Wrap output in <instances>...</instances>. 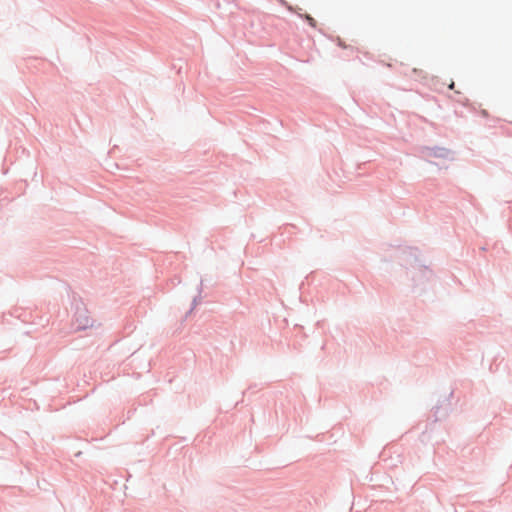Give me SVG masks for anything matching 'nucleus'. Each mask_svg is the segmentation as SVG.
<instances>
[{
    "instance_id": "f257e3e1",
    "label": "nucleus",
    "mask_w": 512,
    "mask_h": 512,
    "mask_svg": "<svg viewBox=\"0 0 512 512\" xmlns=\"http://www.w3.org/2000/svg\"><path fill=\"white\" fill-rule=\"evenodd\" d=\"M408 254L413 258V261L410 262L411 268L408 269L407 274L411 277L414 285L417 286L429 281L433 276V271L420 262L417 256V249H410Z\"/></svg>"
},
{
    "instance_id": "f03ea898",
    "label": "nucleus",
    "mask_w": 512,
    "mask_h": 512,
    "mask_svg": "<svg viewBox=\"0 0 512 512\" xmlns=\"http://www.w3.org/2000/svg\"><path fill=\"white\" fill-rule=\"evenodd\" d=\"M454 391L444 394L437 399V403L431 409L429 420L432 423L445 420L453 410Z\"/></svg>"
},
{
    "instance_id": "7ed1b4c3",
    "label": "nucleus",
    "mask_w": 512,
    "mask_h": 512,
    "mask_svg": "<svg viewBox=\"0 0 512 512\" xmlns=\"http://www.w3.org/2000/svg\"><path fill=\"white\" fill-rule=\"evenodd\" d=\"M420 152L423 156L426 157H434L448 160H454L455 154L452 150L441 146H423L421 147Z\"/></svg>"
},
{
    "instance_id": "20e7f679",
    "label": "nucleus",
    "mask_w": 512,
    "mask_h": 512,
    "mask_svg": "<svg viewBox=\"0 0 512 512\" xmlns=\"http://www.w3.org/2000/svg\"><path fill=\"white\" fill-rule=\"evenodd\" d=\"M202 285H203V280H201L200 285H199V287H198V295H197V296H195V297L193 298V300H192L191 308H190V310H189V313H191V311L196 307V305H197L198 303H200V302H201V300H202V297H201Z\"/></svg>"
},
{
    "instance_id": "39448f33",
    "label": "nucleus",
    "mask_w": 512,
    "mask_h": 512,
    "mask_svg": "<svg viewBox=\"0 0 512 512\" xmlns=\"http://www.w3.org/2000/svg\"><path fill=\"white\" fill-rule=\"evenodd\" d=\"M89 326H91L89 318L84 317V322H80L77 326V329L84 330V329L88 328Z\"/></svg>"
},
{
    "instance_id": "423d86ee",
    "label": "nucleus",
    "mask_w": 512,
    "mask_h": 512,
    "mask_svg": "<svg viewBox=\"0 0 512 512\" xmlns=\"http://www.w3.org/2000/svg\"><path fill=\"white\" fill-rule=\"evenodd\" d=\"M307 19L309 20V23H310L312 26H314V19H313V18H311V17H309V16L307 17Z\"/></svg>"
},
{
    "instance_id": "0eeeda50",
    "label": "nucleus",
    "mask_w": 512,
    "mask_h": 512,
    "mask_svg": "<svg viewBox=\"0 0 512 512\" xmlns=\"http://www.w3.org/2000/svg\"><path fill=\"white\" fill-rule=\"evenodd\" d=\"M255 388H257V385L253 384L248 387V390H255Z\"/></svg>"
},
{
    "instance_id": "6e6552de",
    "label": "nucleus",
    "mask_w": 512,
    "mask_h": 512,
    "mask_svg": "<svg viewBox=\"0 0 512 512\" xmlns=\"http://www.w3.org/2000/svg\"><path fill=\"white\" fill-rule=\"evenodd\" d=\"M242 402H243V399L241 401L236 402L235 407H237Z\"/></svg>"
},
{
    "instance_id": "1a4fd4ad",
    "label": "nucleus",
    "mask_w": 512,
    "mask_h": 512,
    "mask_svg": "<svg viewBox=\"0 0 512 512\" xmlns=\"http://www.w3.org/2000/svg\"><path fill=\"white\" fill-rule=\"evenodd\" d=\"M77 321H78L79 323H80V322H84V319H81V320H80V317H79V318H77Z\"/></svg>"
},
{
    "instance_id": "9d476101",
    "label": "nucleus",
    "mask_w": 512,
    "mask_h": 512,
    "mask_svg": "<svg viewBox=\"0 0 512 512\" xmlns=\"http://www.w3.org/2000/svg\"><path fill=\"white\" fill-rule=\"evenodd\" d=\"M449 87H450L451 89H453V87H454V83L452 82V83L450 84V86H449Z\"/></svg>"
},
{
    "instance_id": "9b49d317",
    "label": "nucleus",
    "mask_w": 512,
    "mask_h": 512,
    "mask_svg": "<svg viewBox=\"0 0 512 512\" xmlns=\"http://www.w3.org/2000/svg\"><path fill=\"white\" fill-rule=\"evenodd\" d=\"M246 393H247V391L242 392L243 397L246 395Z\"/></svg>"
}]
</instances>
